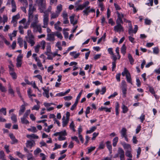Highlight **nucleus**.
Returning <instances> with one entry per match:
<instances>
[{"mask_svg": "<svg viewBox=\"0 0 160 160\" xmlns=\"http://www.w3.org/2000/svg\"><path fill=\"white\" fill-rule=\"evenodd\" d=\"M65 117L64 116L62 118V120H63V121L62 122V125L63 127H64L65 126H66L67 125V124L68 123V121H69L68 119H66L65 120Z\"/></svg>", "mask_w": 160, "mask_h": 160, "instance_id": "nucleus-17", "label": "nucleus"}, {"mask_svg": "<svg viewBox=\"0 0 160 160\" xmlns=\"http://www.w3.org/2000/svg\"><path fill=\"white\" fill-rule=\"evenodd\" d=\"M82 92L83 90H82L78 94V96H77L74 103L71 107L70 108V109L71 110H73L74 109V108L76 107V106L77 105L78 103L79 100V99L81 96V95L82 94Z\"/></svg>", "mask_w": 160, "mask_h": 160, "instance_id": "nucleus-1", "label": "nucleus"}, {"mask_svg": "<svg viewBox=\"0 0 160 160\" xmlns=\"http://www.w3.org/2000/svg\"><path fill=\"white\" fill-rule=\"evenodd\" d=\"M121 87H127L126 82L125 80H122V81Z\"/></svg>", "mask_w": 160, "mask_h": 160, "instance_id": "nucleus-63", "label": "nucleus"}, {"mask_svg": "<svg viewBox=\"0 0 160 160\" xmlns=\"http://www.w3.org/2000/svg\"><path fill=\"white\" fill-rule=\"evenodd\" d=\"M126 78L127 81L128 82L132 84V79L129 72L128 73V74H126Z\"/></svg>", "mask_w": 160, "mask_h": 160, "instance_id": "nucleus-16", "label": "nucleus"}, {"mask_svg": "<svg viewBox=\"0 0 160 160\" xmlns=\"http://www.w3.org/2000/svg\"><path fill=\"white\" fill-rule=\"evenodd\" d=\"M120 73H118L116 75V78L118 82H120Z\"/></svg>", "mask_w": 160, "mask_h": 160, "instance_id": "nucleus-64", "label": "nucleus"}, {"mask_svg": "<svg viewBox=\"0 0 160 160\" xmlns=\"http://www.w3.org/2000/svg\"><path fill=\"white\" fill-rule=\"evenodd\" d=\"M128 57L130 63L131 64H133L134 60L131 55L130 53L128 54Z\"/></svg>", "mask_w": 160, "mask_h": 160, "instance_id": "nucleus-23", "label": "nucleus"}, {"mask_svg": "<svg viewBox=\"0 0 160 160\" xmlns=\"http://www.w3.org/2000/svg\"><path fill=\"white\" fill-rule=\"evenodd\" d=\"M123 146L125 149H127V150H131V146L130 144L126 143L122 144Z\"/></svg>", "mask_w": 160, "mask_h": 160, "instance_id": "nucleus-14", "label": "nucleus"}, {"mask_svg": "<svg viewBox=\"0 0 160 160\" xmlns=\"http://www.w3.org/2000/svg\"><path fill=\"white\" fill-rule=\"evenodd\" d=\"M84 8L83 7V6L82 4H81L79 5L78 7L76 9V11H78L79 10H82Z\"/></svg>", "mask_w": 160, "mask_h": 160, "instance_id": "nucleus-49", "label": "nucleus"}, {"mask_svg": "<svg viewBox=\"0 0 160 160\" xmlns=\"http://www.w3.org/2000/svg\"><path fill=\"white\" fill-rule=\"evenodd\" d=\"M59 132H60V135H61V136H66L67 135V133L65 130H64L63 131H61Z\"/></svg>", "mask_w": 160, "mask_h": 160, "instance_id": "nucleus-59", "label": "nucleus"}, {"mask_svg": "<svg viewBox=\"0 0 160 160\" xmlns=\"http://www.w3.org/2000/svg\"><path fill=\"white\" fill-rule=\"evenodd\" d=\"M0 90L3 92H5L6 91L5 88L2 86V84L0 83Z\"/></svg>", "mask_w": 160, "mask_h": 160, "instance_id": "nucleus-44", "label": "nucleus"}, {"mask_svg": "<svg viewBox=\"0 0 160 160\" xmlns=\"http://www.w3.org/2000/svg\"><path fill=\"white\" fill-rule=\"evenodd\" d=\"M117 105L115 107L116 114V115H118L119 114L118 109L119 108V105L118 102H117Z\"/></svg>", "mask_w": 160, "mask_h": 160, "instance_id": "nucleus-37", "label": "nucleus"}, {"mask_svg": "<svg viewBox=\"0 0 160 160\" xmlns=\"http://www.w3.org/2000/svg\"><path fill=\"white\" fill-rule=\"evenodd\" d=\"M23 39L21 38H19L18 39V42L19 43L20 47L22 48L23 47Z\"/></svg>", "mask_w": 160, "mask_h": 160, "instance_id": "nucleus-26", "label": "nucleus"}, {"mask_svg": "<svg viewBox=\"0 0 160 160\" xmlns=\"http://www.w3.org/2000/svg\"><path fill=\"white\" fill-rule=\"evenodd\" d=\"M114 30L115 32H120L124 31L123 28L121 25L117 24L114 27Z\"/></svg>", "mask_w": 160, "mask_h": 160, "instance_id": "nucleus-4", "label": "nucleus"}, {"mask_svg": "<svg viewBox=\"0 0 160 160\" xmlns=\"http://www.w3.org/2000/svg\"><path fill=\"white\" fill-rule=\"evenodd\" d=\"M30 113V109L27 110L26 111V112L24 114L23 117L27 118H28L29 114Z\"/></svg>", "mask_w": 160, "mask_h": 160, "instance_id": "nucleus-36", "label": "nucleus"}, {"mask_svg": "<svg viewBox=\"0 0 160 160\" xmlns=\"http://www.w3.org/2000/svg\"><path fill=\"white\" fill-rule=\"evenodd\" d=\"M42 89L44 91V92L43 93V95L44 96L45 94H49V90L48 89H45L44 88H42Z\"/></svg>", "mask_w": 160, "mask_h": 160, "instance_id": "nucleus-52", "label": "nucleus"}, {"mask_svg": "<svg viewBox=\"0 0 160 160\" xmlns=\"http://www.w3.org/2000/svg\"><path fill=\"white\" fill-rule=\"evenodd\" d=\"M36 10V8L33 7L32 3L30 4L29 5V17H33L32 13L34 11Z\"/></svg>", "mask_w": 160, "mask_h": 160, "instance_id": "nucleus-7", "label": "nucleus"}, {"mask_svg": "<svg viewBox=\"0 0 160 160\" xmlns=\"http://www.w3.org/2000/svg\"><path fill=\"white\" fill-rule=\"evenodd\" d=\"M5 154L4 151L3 150L0 151V159H2L4 158Z\"/></svg>", "mask_w": 160, "mask_h": 160, "instance_id": "nucleus-35", "label": "nucleus"}, {"mask_svg": "<svg viewBox=\"0 0 160 160\" xmlns=\"http://www.w3.org/2000/svg\"><path fill=\"white\" fill-rule=\"evenodd\" d=\"M97 129V127L96 126H93L89 130H87L86 132V133H91L93 132Z\"/></svg>", "mask_w": 160, "mask_h": 160, "instance_id": "nucleus-24", "label": "nucleus"}, {"mask_svg": "<svg viewBox=\"0 0 160 160\" xmlns=\"http://www.w3.org/2000/svg\"><path fill=\"white\" fill-rule=\"evenodd\" d=\"M47 52H47V53H52L51 51V47L50 45H48L47 46Z\"/></svg>", "mask_w": 160, "mask_h": 160, "instance_id": "nucleus-43", "label": "nucleus"}, {"mask_svg": "<svg viewBox=\"0 0 160 160\" xmlns=\"http://www.w3.org/2000/svg\"><path fill=\"white\" fill-rule=\"evenodd\" d=\"M122 92L123 93V97L125 98L126 97V94H127V87H121Z\"/></svg>", "mask_w": 160, "mask_h": 160, "instance_id": "nucleus-18", "label": "nucleus"}, {"mask_svg": "<svg viewBox=\"0 0 160 160\" xmlns=\"http://www.w3.org/2000/svg\"><path fill=\"white\" fill-rule=\"evenodd\" d=\"M38 21L37 20L32 23L31 24L30 27H32L34 28V29H35V28H36L38 27V26H39V25L37 24V23H38Z\"/></svg>", "mask_w": 160, "mask_h": 160, "instance_id": "nucleus-20", "label": "nucleus"}, {"mask_svg": "<svg viewBox=\"0 0 160 160\" xmlns=\"http://www.w3.org/2000/svg\"><path fill=\"white\" fill-rule=\"evenodd\" d=\"M53 125H51L48 126L47 129L45 128L44 131L46 132H50V129L52 128Z\"/></svg>", "mask_w": 160, "mask_h": 160, "instance_id": "nucleus-50", "label": "nucleus"}, {"mask_svg": "<svg viewBox=\"0 0 160 160\" xmlns=\"http://www.w3.org/2000/svg\"><path fill=\"white\" fill-rule=\"evenodd\" d=\"M1 38L4 41L5 43L7 45H8L10 44V42L8 41H7L6 38H4L3 36H1Z\"/></svg>", "mask_w": 160, "mask_h": 160, "instance_id": "nucleus-57", "label": "nucleus"}, {"mask_svg": "<svg viewBox=\"0 0 160 160\" xmlns=\"http://www.w3.org/2000/svg\"><path fill=\"white\" fill-rule=\"evenodd\" d=\"M36 28L37 29V30H35V29H34L33 30V32H38L40 33H42V29L40 25H39Z\"/></svg>", "mask_w": 160, "mask_h": 160, "instance_id": "nucleus-21", "label": "nucleus"}, {"mask_svg": "<svg viewBox=\"0 0 160 160\" xmlns=\"http://www.w3.org/2000/svg\"><path fill=\"white\" fill-rule=\"evenodd\" d=\"M10 138H11L12 140V141L13 142L12 144H13L15 143H17L18 140L16 139L15 136H14L12 133H10L9 135Z\"/></svg>", "mask_w": 160, "mask_h": 160, "instance_id": "nucleus-10", "label": "nucleus"}, {"mask_svg": "<svg viewBox=\"0 0 160 160\" xmlns=\"http://www.w3.org/2000/svg\"><path fill=\"white\" fill-rule=\"evenodd\" d=\"M63 98L65 100L68 101L71 100L72 98V97L71 96H69L64 97Z\"/></svg>", "mask_w": 160, "mask_h": 160, "instance_id": "nucleus-62", "label": "nucleus"}, {"mask_svg": "<svg viewBox=\"0 0 160 160\" xmlns=\"http://www.w3.org/2000/svg\"><path fill=\"white\" fill-rule=\"evenodd\" d=\"M9 146L6 145H4V148L6 152L8 153L10 152V151L9 150Z\"/></svg>", "mask_w": 160, "mask_h": 160, "instance_id": "nucleus-56", "label": "nucleus"}, {"mask_svg": "<svg viewBox=\"0 0 160 160\" xmlns=\"http://www.w3.org/2000/svg\"><path fill=\"white\" fill-rule=\"evenodd\" d=\"M8 92L9 93L13 95V96H14V91L11 88V86L10 85L9 87Z\"/></svg>", "mask_w": 160, "mask_h": 160, "instance_id": "nucleus-41", "label": "nucleus"}, {"mask_svg": "<svg viewBox=\"0 0 160 160\" xmlns=\"http://www.w3.org/2000/svg\"><path fill=\"white\" fill-rule=\"evenodd\" d=\"M9 73L13 79H15L17 78V77L15 72H10Z\"/></svg>", "mask_w": 160, "mask_h": 160, "instance_id": "nucleus-38", "label": "nucleus"}, {"mask_svg": "<svg viewBox=\"0 0 160 160\" xmlns=\"http://www.w3.org/2000/svg\"><path fill=\"white\" fill-rule=\"evenodd\" d=\"M127 130L125 128H122L120 132L122 137L125 136L127 135Z\"/></svg>", "mask_w": 160, "mask_h": 160, "instance_id": "nucleus-15", "label": "nucleus"}, {"mask_svg": "<svg viewBox=\"0 0 160 160\" xmlns=\"http://www.w3.org/2000/svg\"><path fill=\"white\" fill-rule=\"evenodd\" d=\"M127 47L125 44H123L121 48V52L124 55L126 52Z\"/></svg>", "mask_w": 160, "mask_h": 160, "instance_id": "nucleus-11", "label": "nucleus"}, {"mask_svg": "<svg viewBox=\"0 0 160 160\" xmlns=\"http://www.w3.org/2000/svg\"><path fill=\"white\" fill-rule=\"evenodd\" d=\"M62 10V6L61 4H59L57 6V11L56 12L59 14L60 12Z\"/></svg>", "mask_w": 160, "mask_h": 160, "instance_id": "nucleus-22", "label": "nucleus"}, {"mask_svg": "<svg viewBox=\"0 0 160 160\" xmlns=\"http://www.w3.org/2000/svg\"><path fill=\"white\" fill-rule=\"evenodd\" d=\"M11 3L12 8V12H14L16 11V6L14 0H12Z\"/></svg>", "mask_w": 160, "mask_h": 160, "instance_id": "nucleus-13", "label": "nucleus"}, {"mask_svg": "<svg viewBox=\"0 0 160 160\" xmlns=\"http://www.w3.org/2000/svg\"><path fill=\"white\" fill-rule=\"evenodd\" d=\"M139 119L141 120V122L142 123L145 119V115L143 114H142L141 116L140 117Z\"/></svg>", "mask_w": 160, "mask_h": 160, "instance_id": "nucleus-60", "label": "nucleus"}, {"mask_svg": "<svg viewBox=\"0 0 160 160\" xmlns=\"http://www.w3.org/2000/svg\"><path fill=\"white\" fill-rule=\"evenodd\" d=\"M20 18L19 14H18L12 17V21H17V20Z\"/></svg>", "mask_w": 160, "mask_h": 160, "instance_id": "nucleus-28", "label": "nucleus"}, {"mask_svg": "<svg viewBox=\"0 0 160 160\" xmlns=\"http://www.w3.org/2000/svg\"><path fill=\"white\" fill-rule=\"evenodd\" d=\"M118 153L120 155V160H125L124 152L123 150L121 148H119L118 150Z\"/></svg>", "mask_w": 160, "mask_h": 160, "instance_id": "nucleus-3", "label": "nucleus"}, {"mask_svg": "<svg viewBox=\"0 0 160 160\" xmlns=\"http://www.w3.org/2000/svg\"><path fill=\"white\" fill-rule=\"evenodd\" d=\"M65 30H68V29L64 28L63 29V31H64L63 34L64 36V37L66 38H67L68 36V33L67 32H65Z\"/></svg>", "mask_w": 160, "mask_h": 160, "instance_id": "nucleus-48", "label": "nucleus"}, {"mask_svg": "<svg viewBox=\"0 0 160 160\" xmlns=\"http://www.w3.org/2000/svg\"><path fill=\"white\" fill-rule=\"evenodd\" d=\"M59 15V14L56 12L55 13H52L51 15V19L55 18H57L58 17Z\"/></svg>", "mask_w": 160, "mask_h": 160, "instance_id": "nucleus-31", "label": "nucleus"}, {"mask_svg": "<svg viewBox=\"0 0 160 160\" xmlns=\"http://www.w3.org/2000/svg\"><path fill=\"white\" fill-rule=\"evenodd\" d=\"M28 42L31 44V46L32 47L33 46L35 43L33 39H29Z\"/></svg>", "mask_w": 160, "mask_h": 160, "instance_id": "nucleus-55", "label": "nucleus"}, {"mask_svg": "<svg viewBox=\"0 0 160 160\" xmlns=\"http://www.w3.org/2000/svg\"><path fill=\"white\" fill-rule=\"evenodd\" d=\"M153 53L156 54H158L159 53V49L158 47H155L153 49Z\"/></svg>", "mask_w": 160, "mask_h": 160, "instance_id": "nucleus-54", "label": "nucleus"}, {"mask_svg": "<svg viewBox=\"0 0 160 160\" xmlns=\"http://www.w3.org/2000/svg\"><path fill=\"white\" fill-rule=\"evenodd\" d=\"M11 118L14 123H15L17 122L16 116L15 114H12Z\"/></svg>", "mask_w": 160, "mask_h": 160, "instance_id": "nucleus-33", "label": "nucleus"}, {"mask_svg": "<svg viewBox=\"0 0 160 160\" xmlns=\"http://www.w3.org/2000/svg\"><path fill=\"white\" fill-rule=\"evenodd\" d=\"M49 13L47 11H44L43 15V24L44 25H47L49 20Z\"/></svg>", "mask_w": 160, "mask_h": 160, "instance_id": "nucleus-2", "label": "nucleus"}, {"mask_svg": "<svg viewBox=\"0 0 160 160\" xmlns=\"http://www.w3.org/2000/svg\"><path fill=\"white\" fill-rule=\"evenodd\" d=\"M118 137H115L113 140L112 145L114 147H116L117 142H118Z\"/></svg>", "mask_w": 160, "mask_h": 160, "instance_id": "nucleus-27", "label": "nucleus"}, {"mask_svg": "<svg viewBox=\"0 0 160 160\" xmlns=\"http://www.w3.org/2000/svg\"><path fill=\"white\" fill-rule=\"evenodd\" d=\"M107 148L108 150H111L112 149V147L111 144V142L110 141H108L106 143Z\"/></svg>", "mask_w": 160, "mask_h": 160, "instance_id": "nucleus-32", "label": "nucleus"}, {"mask_svg": "<svg viewBox=\"0 0 160 160\" xmlns=\"http://www.w3.org/2000/svg\"><path fill=\"white\" fill-rule=\"evenodd\" d=\"M17 155L20 158L22 159L25 157L24 155L22 154L21 152H17Z\"/></svg>", "mask_w": 160, "mask_h": 160, "instance_id": "nucleus-51", "label": "nucleus"}, {"mask_svg": "<svg viewBox=\"0 0 160 160\" xmlns=\"http://www.w3.org/2000/svg\"><path fill=\"white\" fill-rule=\"evenodd\" d=\"M18 29L19 32L21 34H23L24 33V30H23V27L22 26H20L18 28Z\"/></svg>", "mask_w": 160, "mask_h": 160, "instance_id": "nucleus-61", "label": "nucleus"}, {"mask_svg": "<svg viewBox=\"0 0 160 160\" xmlns=\"http://www.w3.org/2000/svg\"><path fill=\"white\" fill-rule=\"evenodd\" d=\"M122 112L124 113H125L128 111V109L127 106L124 105H122Z\"/></svg>", "mask_w": 160, "mask_h": 160, "instance_id": "nucleus-30", "label": "nucleus"}, {"mask_svg": "<svg viewBox=\"0 0 160 160\" xmlns=\"http://www.w3.org/2000/svg\"><path fill=\"white\" fill-rule=\"evenodd\" d=\"M27 137L28 138H32L34 139H38L39 138L38 136L34 134H32L31 135H27Z\"/></svg>", "mask_w": 160, "mask_h": 160, "instance_id": "nucleus-25", "label": "nucleus"}, {"mask_svg": "<svg viewBox=\"0 0 160 160\" xmlns=\"http://www.w3.org/2000/svg\"><path fill=\"white\" fill-rule=\"evenodd\" d=\"M56 33L55 36H56L58 38H59L60 39H62V36L61 33L58 32H55Z\"/></svg>", "mask_w": 160, "mask_h": 160, "instance_id": "nucleus-39", "label": "nucleus"}, {"mask_svg": "<svg viewBox=\"0 0 160 160\" xmlns=\"http://www.w3.org/2000/svg\"><path fill=\"white\" fill-rule=\"evenodd\" d=\"M56 35L55 33L53 32L52 33L48 34L47 35V40L49 41H53L55 40L54 36Z\"/></svg>", "mask_w": 160, "mask_h": 160, "instance_id": "nucleus-5", "label": "nucleus"}, {"mask_svg": "<svg viewBox=\"0 0 160 160\" xmlns=\"http://www.w3.org/2000/svg\"><path fill=\"white\" fill-rule=\"evenodd\" d=\"M131 150H127L126 152V155L129 158H132V155L131 153Z\"/></svg>", "mask_w": 160, "mask_h": 160, "instance_id": "nucleus-34", "label": "nucleus"}, {"mask_svg": "<svg viewBox=\"0 0 160 160\" xmlns=\"http://www.w3.org/2000/svg\"><path fill=\"white\" fill-rule=\"evenodd\" d=\"M105 147V145L104 142L103 141H102L100 142L98 148L99 149H103Z\"/></svg>", "mask_w": 160, "mask_h": 160, "instance_id": "nucleus-29", "label": "nucleus"}, {"mask_svg": "<svg viewBox=\"0 0 160 160\" xmlns=\"http://www.w3.org/2000/svg\"><path fill=\"white\" fill-rule=\"evenodd\" d=\"M0 112H2L4 115H6L7 114L6 109L5 108H2L0 110Z\"/></svg>", "mask_w": 160, "mask_h": 160, "instance_id": "nucleus-47", "label": "nucleus"}, {"mask_svg": "<svg viewBox=\"0 0 160 160\" xmlns=\"http://www.w3.org/2000/svg\"><path fill=\"white\" fill-rule=\"evenodd\" d=\"M151 20L148 18L145 19V23L146 25H149L151 24Z\"/></svg>", "mask_w": 160, "mask_h": 160, "instance_id": "nucleus-53", "label": "nucleus"}, {"mask_svg": "<svg viewBox=\"0 0 160 160\" xmlns=\"http://www.w3.org/2000/svg\"><path fill=\"white\" fill-rule=\"evenodd\" d=\"M22 57L18 56L17 58L16 66L18 68L20 67L22 64V61L21 59Z\"/></svg>", "mask_w": 160, "mask_h": 160, "instance_id": "nucleus-8", "label": "nucleus"}, {"mask_svg": "<svg viewBox=\"0 0 160 160\" xmlns=\"http://www.w3.org/2000/svg\"><path fill=\"white\" fill-rule=\"evenodd\" d=\"M117 13L118 15V18L116 20V23L117 24L121 25V23H123V22L121 17V15L118 11L117 12Z\"/></svg>", "mask_w": 160, "mask_h": 160, "instance_id": "nucleus-6", "label": "nucleus"}, {"mask_svg": "<svg viewBox=\"0 0 160 160\" xmlns=\"http://www.w3.org/2000/svg\"><path fill=\"white\" fill-rule=\"evenodd\" d=\"M19 1L22 3H23L26 7L28 6V2L27 0H19Z\"/></svg>", "mask_w": 160, "mask_h": 160, "instance_id": "nucleus-42", "label": "nucleus"}, {"mask_svg": "<svg viewBox=\"0 0 160 160\" xmlns=\"http://www.w3.org/2000/svg\"><path fill=\"white\" fill-rule=\"evenodd\" d=\"M34 143H35V142L34 141L28 140L26 143V146L27 147H29L30 148H31L33 146Z\"/></svg>", "mask_w": 160, "mask_h": 160, "instance_id": "nucleus-9", "label": "nucleus"}, {"mask_svg": "<svg viewBox=\"0 0 160 160\" xmlns=\"http://www.w3.org/2000/svg\"><path fill=\"white\" fill-rule=\"evenodd\" d=\"M39 8H46V5L43 2L39 3Z\"/></svg>", "mask_w": 160, "mask_h": 160, "instance_id": "nucleus-58", "label": "nucleus"}, {"mask_svg": "<svg viewBox=\"0 0 160 160\" xmlns=\"http://www.w3.org/2000/svg\"><path fill=\"white\" fill-rule=\"evenodd\" d=\"M149 92L153 94H155V92L153 88L150 86H148Z\"/></svg>", "mask_w": 160, "mask_h": 160, "instance_id": "nucleus-40", "label": "nucleus"}, {"mask_svg": "<svg viewBox=\"0 0 160 160\" xmlns=\"http://www.w3.org/2000/svg\"><path fill=\"white\" fill-rule=\"evenodd\" d=\"M26 109L25 106V105H22L20 108V109L19 111V115H21L23 113Z\"/></svg>", "mask_w": 160, "mask_h": 160, "instance_id": "nucleus-12", "label": "nucleus"}, {"mask_svg": "<svg viewBox=\"0 0 160 160\" xmlns=\"http://www.w3.org/2000/svg\"><path fill=\"white\" fill-rule=\"evenodd\" d=\"M26 118L22 117L21 118V122L22 124H28L29 123V122L26 119Z\"/></svg>", "mask_w": 160, "mask_h": 160, "instance_id": "nucleus-19", "label": "nucleus"}, {"mask_svg": "<svg viewBox=\"0 0 160 160\" xmlns=\"http://www.w3.org/2000/svg\"><path fill=\"white\" fill-rule=\"evenodd\" d=\"M40 47V46L39 45H38L34 47L35 52L36 53H38L39 50V48Z\"/></svg>", "mask_w": 160, "mask_h": 160, "instance_id": "nucleus-45", "label": "nucleus"}, {"mask_svg": "<svg viewBox=\"0 0 160 160\" xmlns=\"http://www.w3.org/2000/svg\"><path fill=\"white\" fill-rule=\"evenodd\" d=\"M34 77L37 78L40 80L41 82L42 83H43L42 77L40 75L38 74L36 76H34Z\"/></svg>", "mask_w": 160, "mask_h": 160, "instance_id": "nucleus-46", "label": "nucleus"}]
</instances>
